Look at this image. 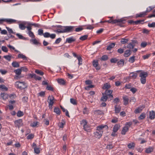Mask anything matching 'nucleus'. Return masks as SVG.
<instances>
[{
	"instance_id": "c9c22d12",
	"label": "nucleus",
	"mask_w": 155,
	"mask_h": 155,
	"mask_svg": "<svg viewBox=\"0 0 155 155\" xmlns=\"http://www.w3.org/2000/svg\"><path fill=\"white\" fill-rule=\"evenodd\" d=\"M34 152L37 154H38L40 153V150L39 148L37 147H34Z\"/></svg>"
},
{
	"instance_id": "f03ea898",
	"label": "nucleus",
	"mask_w": 155,
	"mask_h": 155,
	"mask_svg": "<svg viewBox=\"0 0 155 155\" xmlns=\"http://www.w3.org/2000/svg\"><path fill=\"white\" fill-rule=\"evenodd\" d=\"M38 34L40 35H43L44 37L46 38L50 37L52 39L55 38L56 35L54 34H50L48 32H45L43 33V30L42 29H39L38 30Z\"/></svg>"
},
{
	"instance_id": "37998d69",
	"label": "nucleus",
	"mask_w": 155,
	"mask_h": 155,
	"mask_svg": "<svg viewBox=\"0 0 155 155\" xmlns=\"http://www.w3.org/2000/svg\"><path fill=\"white\" fill-rule=\"evenodd\" d=\"M35 72L36 73L42 76L44 74V73L40 70H36Z\"/></svg>"
},
{
	"instance_id": "e433bc0d",
	"label": "nucleus",
	"mask_w": 155,
	"mask_h": 155,
	"mask_svg": "<svg viewBox=\"0 0 155 155\" xmlns=\"http://www.w3.org/2000/svg\"><path fill=\"white\" fill-rule=\"evenodd\" d=\"M135 146V144L133 143H130L127 145V147L129 149H132L133 148H134Z\"/></svg>"
},
{
	"instance_id": "3c124183",
	"label": "nucleus",
	"mask_w": 155,
	"mask_h": 155,
	"mask_svg": "<svg viewBox=\"0 0 155 155\" xmlns=\"http://www.w3.org/2000/svg\"><path fill=\"white\" fill-rule=\"evenodd\" d=\"M77 59L78 60V64L79 65H80L82 64V59L81 58V56L78 57L77 58Z\"/></svg>"
},
{
	"instance_id": "e2e57ef3",
	"label": "nucleus",
	"mask_w": 155,
	"mask_h": 155,
	"mask_svg": "<svg viewBox=\"0 0 155 155\" xmlns=\"http://www.w3.org/2000/svg\"><path fill=\"white\" fill-rule=\"evenodd\" d=\"M2 49L3 51L7 52L8 51V50L6 46H2Z\"/></svg>"
},
{
	"instance_id": "cd10ccee",
	"label": "nucleus",
	"mask_w": 155,
	"mask_h": 155,
	"mask_svg": "<svg viewBox=\"0 0 155 155\" xmlns=\"http://www.w3.org/2000/svg\"><path fill=\"white\" fill-rule=\"evenodd\" d=\"M85 26H79L78 27L75 28V31L76 32H79L82 30L84 28L83 27H84Z\"/></svg>"
},
{
	"instance_id": "a878e982",
	"label": "nucleus",
	"mask_w": 155,
	"mask_h": 155,
	"mask_svg": "<svg viewBox=\"0 0 155 155\" xmlns=\"http://www.w3.org/2000/svg\"><path fill=\"white\" fill-rule=\"evenodd\" d=\"M54 112L56 113L58 115H60L61 114V110L58 107H55L54 110Z\"/></svg>"
},
{
	"instance_id": "8fccbe9b",
	"label": "nucleus",
	"mask_w": 155,
	"mask_h": 155,
	"mask_svg": "<svg viewBox=\"0 0 155 155\" xmlns=\"http://www.w3.org/2000/svg\"><path fill=\"white\" fill-rule=\"evenodd\" d=\"M12 56L8 55H5L3 57L5 58L8 61H10L11 60Z\"/></svg>"
},
{
	"instance_id": "4d7b16f0",
	"label": "nucleus",
	"mask_w": 155,
	"mask_h": 155,
	"mask_svg": "<svg viewBox=\"0 0 155 155\" xmlns=\"http://www.w3.org/2000/svg\"><path fill=\"white\" fill-rule=\"evenodd\" d=\"M28 25H31L33 26H34L35 27H38L39 28L41 27L40 25L38 24H36V23H31V24H28Z\"/></svg>"
},
{
	"instance_id": "9d476101",
	"label": "nucleus",
	"mask_w": 155,
	"mask_h": 155,
	"mask_svg": "<svg viewBox=\"0 0 155 155\" xmlns=\"http://www.w3.org/2000/svg\"><path fill=\"white\" fill-rule=\"evenodd\" d=\"M74 26H65V32H71L73 31Z\"/></svg>"
},
{
	"instance_id": "473e14b6",
	"label": "nucleus",
	"mask_w": 155,
	"mask_h": 155,
	"mask_svg": "<svg viewBox=\"0 0 155 155\" xmlns=\"http://www.w3.org/2000/svg\"><path fill=\"white\" fill-rule=\"evenodd\" d=\"M137 76V73L134 72L131 73L130 74V77L132 78L133 79H135L136 78Z\"/></svg>"
},
{
	"instance_id": "09e8293b",
	"label": "nucleus",
	"mask_w": 155,
	"mask_h": 155,
	"mask_svg": "<svg viewBox=\"0 0 155 155\" xmlns=\"http://www.w3.org/2000/svg\"><path fill=\"white\" fill-rule=\"evenodd\" d=\"M87 121L83 119L81 122V124L83 125V126H85L87 125Z\"/></svg>"
},
{
	"instance_id": "c85d7f7f",
	"label": "nucleus",
	"mask_w": 155,
	"mask_h": 155,
	"mask_svg": "<svg viewBox=\"0 0 155 155\" xmlns=\"http://www.w3.org/2000/svg\"><path fill=\"white\" fill-rule=\"evenodd\" d=\"M121 110V107L120 106L117 107V105L115 106V111L116 113H118Z\"/></svg>"
},
{
	"instance_id": "0eeeda50",
	"label": "nucleus",
	"mask_w": 155,
	"mask_h": 155,
	"mask_svg": "<svg viewBox=\"0 0 155 155\" xmlns=\"http://www.w3.org/2000/svg\"><path fill=\"white\" fill-rule=\"evenodd\" d=\"M15 126V127H20L22 125V120L21 119H19L16 120L14 122Z\"/></svg>"
},
{
	"instance_id": "a18cd8bd",
	"label": "nucleus",
	"mask_w": 155,
	"mask_h": 155,
	"mask_svg": "<svg viewBox=\"0 0 155 155\" xmlns=\"http://www.w3.org/2000/svg\"><path fill=\"white\" fill-rule=\"evenodd\" d=\"M135 58L134 56L130 57L129 59V61L131 63H133L135 61Z\"/></svg>"
},
{
	"instance_id": "69168bd1",
	"label": "nucleus",
	"mask_w": 155,
	"mask_h": 155,
	"mask_svg": "<svg viewBox=\"0 0 155 155\" xmlns=\"http://www.w3.org/2000/svg\"><path fill=\"white\" fill-rule=\"evenodd\" d=\"M94 85L91 84L90 85H89V86L86 87H85V89L87 90H89V89L90 88H92L94 87Z\"/></svg>"
},
{
	"instance_id": "7ed1b4c3",
	"label": "nucleus",
	"mask_w": 155,
	"mask_h": 155,
	"mask_svg": "<svg viewBox=\"0 0 155 155\" xmlns=\"http://www.w3.org/2000/svg\"><path fill=\"white\" fill-rule=\"evenodd\" d=\"M148 76V73L146 72H141L139 75L140 77V80L141 83L143 84H144L146 82V78Z\"/></svg>"
},
{
	"instance_id": "680f3d73",
	"label": "nucleus",
	"mask_w": 155,
	"mask_h": 155,
	"mask_svg": "<svg viewBox=\"0 0 155 155\" xmlns=\"http://www.w3.org/2000/svg\"><path fill=\"white\" fill-rule=\"evenodd\" d=\"M148 26L150 28H154L155 27V22H153L152 23H149Z\"/></svg>"
},
{
	"instance_id": "58836bf2",
	"label": "nucleus",
	"mask_w": 155,
	"mask_h": 155,
	"mask_svg": "<svg viewBox=\"0 0 155 155\" xmlns=\"http://www.w3.org/2000/svg\"><path fill=\"white\" fill-rule=\"evenodd\" d=\"M128 41V39H125V38H122L121 39L120 42L123 44H125L127 43Z\"/></svg>"
},
{
	"instance_id": "bf43d9fd",
	"label": "nucleus",
	"mask_w": 155,
	"mask_h": 155,
	"mask_svg": "<svg viewBox=\"0 0 155 155\" xmlns=\"http://www.w3.org/2000/svg\"><path fill=\"white\" fill-rule=\"evenodd\" d=\"M0 88L4 90L5 91H7L8 90V88L4 85H0Z\"/></svg>"
},
{
	"instance_id": "2eb2a0df",
	"label": "nucleus",
	"mask_w": 155,
	"mask_h": 155,
	"mask_svg": "<svg viewBox=\"0 0 155 155\" xmlns=\"http://www.w3.org/2000/svg\"><path fill=\"white\" fill-rule=\"evenodd\" d=\"M129 128L127 126H125L124 127L121 132V134L122 135H125L126 133L128 130Z\"/></svg>"
},
{
	"instance_id": "6e6d98bb",
	"label": "nucleus",
	"mask_w": 155,
	"mask_h": 155,
	"mask_svg": "<svg viewBox=\"0 0 155 155\" xmlns=\"http://www.w3.org/2000/svg\"><path fill=\"white\" fill-rule=\"evenodd\" d=\"M142 110V109L140 107H138L135 110L134 112L135 114H138L141 112Z\"/></svg>"
},
{
	"instance_id": "4be33fe9",
	"label": "nucleus",
	"mask_w": 155,
	"mask_h": 155,
	"mask_svg": "<svg viewBox=\"0 0 155 155\" xmlns=\"http://www.w3.org/2000/svg\"><path fill=\"white\" fill-rule=\"evenodd\" d=\"M154 148L152 147H149L146 148L145 150V152L147 153H150L152 152Z\"/></svg>"
},
{
	"instance_id": "f3484780",
	"label": "nucleus",
	"mask_w": 155,
	"mask_h": 155,
	"mask_svg": "<svg viewBox=\"0 0 155 155\" xmlns=\"http://www.w3.org/2000/svg\"><path fill=\"white\" fill-rule=\"evenodd\" d=\"M155 117V112L152 110L151 111H150V115L149 117L151 119H153Z\"/></svg>"
},
{
	"instance_id": "c756f323",
	"label": "nucleus",
	"mask_w": 155,
	"mask_h": 155,
	"mask_svg": "<svg viewBox=\"0 0 155 155\" xmlns=\"http://www.w3.org/2000/svg\"><path fill=\"white\" fill-rule=\"evenodd\" d=\"M131 54L130 51V50H126L124 53V56L126 57H127L129 56Z\"/></svg>"
},
{
	"instance_id": "49530a36",
	"label": "nucleus",
	"mask_w": 155,
	"mask_h": 155,
	"mask_svg": "<svg viewBox=\"0 0 155 155\" xmlns=\"http://www.w3.org/2000/svg\"><path fill=\"white\" fill-rule=\"evenodd\" d=\"M118 60L116 58H111L110 59V61L111 63H115L117 62Z\"/></svg>"
},
{
	"instance_id": "aec40b11",
	"label": "nucleus",
	"mask_w": 155,
	"mask_h": 155,
	"mask_svg": "<svg viewBox=\"0 0 155 155\" xmlns=\"http://www.w3.org/2000/svg\"><path fill=\"white\" fill-rule=\"evenodd\" d=\"M115 45V43H110L108 46H107V47L106 48L107 50H111V48H114Z\"/></svg>"
},
{
	"instance_id": "ddd939ff",
	"label": "nucleus",
	"mask_w": 155,
	"mask_h": 155,
	"mask_svg": "<svg viewBox=\"0 0 155 155\" xmlns=\"http://www.w3.org/2000/svg\"><path fill=\"white\" fill-rule=\"evenodd\" d=\"M102 132H101L96 131L94 132V136L96 138H100L102 135Z\"/></svg>"
},
{
	"instance_id": "b1692460",
	"label": "nucleus",
	"mask_w": 155,
	"mask_h": 155,
	"mask_svg": "<svg viewBox=\"0 0 155 155\" xmlns=\"http://www.w3.org/2000/svg\"><path fill=\"white\" fill-rule=\"evenodd\" d=\"M58 82L61 85H64L65 84V81L63 79H59L57 80Z\"/></svg>"
},
{
	"instance_id": "0e129e2a",
	"label": "nucleus",
	"mask_w": 155,
	"mask_h": 155,
	"mask_svg": "<svg viewBox=\"0 0 155 155\" xmlns=\"http://www.w3.org/2000/svg\"><path fill=\"white\" fill-rule=\"evenodd\" d=\"M94 111L95 114H101L103 113L102 111L99 110H95Z\"/></svg>"
},
{
	"instance_id": "a211bd4d",
	"label": "nucleus",
	"mask_w": 155,
	"mask_h": 155,
	"mask_svg": "<svg viewBox=\"0 0 155 155\" xmlns=\"http://www.w3.org/2000/svg\"><path fill=\"white\" fill-rule=\"evenodd\" d=\"M120 126L118 124H116L113 127V131L114 132H117L118 130L119 129Z\"/></svg>"
},
{
	"instance_id": "6ab92c4d",
	"label": "nucleus",
	"mask_w": 155,
	"mask_h": 155,
	"mask_svg": "<svg viewBox=\"0 0 155 155\" xmlns=\"http://www.w3.org/2000/svg\"><path fill=\"white\" fill-rule=\"evenodd\" d=\"M18 58H22L24 60H27V58L22 54H19L18 55Z\"/></svg>"
},
{
	"instance_id": "7c9ffc66",
	"label": "nucleus",
	"mask_w": 155,
	"mask_h": 155,
	"mask_svg": "<svg viewBox=\"0 0 155 155\" xmlns=\"http://www.w3.org/2000/svg\"><path fill=\"white\" fill-rule=\"evenodd\" d=\"M1 96L3 100H6L8 98V94L5 93H1Z\"/></svg>"
},
{
	"instance_id": "9b49d317",
	"label": "nucleus",
	"mask_w": 155,
	"mask_h": 155,
	"mask_svg": "<svg viewBox=\"0 0 155 155\" xmlns=\"http://www.w3.org/2000/svg\"><path fill=\"white\" fill-rule=\"evenodd\" d=\"M14 72L17 75L15 76V77L16 79L20 78V77H19V75L21 74V70L20 68L14 71Z\"/></svg>"
},
{
	"instance_id": "5fc2aeb1",
	"label": "nucleus",
	"mask_w": 155,
	"mask_h": 155,
	"mask_svg": "<svg viewBox=\"0 0 155 155\" xmlns=\"http://www.w3.org/2000/svg\"><path fill=\"white\" fill-rule=\"evenodd\" d=\"M134 46V45H133L131 43H129L128 45L127 46V48L130 49H133Z\"/></svg>"
},
{
	"instance_id": "603ef678",
	"label": "nucleus",
	"mask_w": 155,
	"mask_h": 155,
	"mask_svg": "<svg viewBox=\"0 0 155 155\" xmlns=\"http://www.w3.org/2000/svg\"><path fill=\"white\" fill-rule=\"evenodd\" d=\"M6 28L7 29V30L8 31L9 33L10 34L12 33V34H15V32H14L12 30V29L10 28H9L8 27H6Z\"/></svg>"
},
{
	"instance_id": "f8f14e48",
	"label": "nucleus",
	"mask_w": 155,
	"mask_h": 155,
	"mask_svg": "<svg viewBox=\"0 0 155 155\" xmlns=\"http://www.w3.org/2000/svg\"><path fill=\"white\" fill-rule=\"evenodd\" d=\"M76 41L75 38L73 37H71L66 39V42L68 43H71Z\"/></svg>"
},
{
	"instance_id": "1a4fd4ad",
	"label": "nucleus",
	"mask_w": 155,
	"mask_h": 155,
	"mask_svg": "<svg viewBox=\"0 0 155 155\" xmlns=\"http://www.w3.org/2000/svg\"><path fill=\"white\" fill-rule=\"evenodd\" d=\"M54 98L53 96L49 95L48 99V102L49 104H54Z\"/></svg>"
},
{
	"instance_id": "72a5a7b5",
	"label": "nucleus",
	"mask_w": 155,
	"mask_h": 155,
	"mask_svg": "<svg viewBox=\"0 0 155 155\" xmlns=\"http://www.w3.org/2000/svg\"><path fill=\"white\" fill-rule=\"evenodd\" d=\"M154 8V7L152 6H149L148 8H147L146 11L145 12H146V13L147 14V13L150 12V11L153 9Z\"/></svg>"
},
{
	"instance_id": "774afa93",
	"label": "nucleus",
	"mask_w": 155,
	"mask_h": 155,
	"mask_svg": "<svg viewBox=\"0 0 155 155\" xmlns=\"http://www.w3.org/2000/svg\"><path fill=\"white\" fill-rule=\"evenodd\" d=\"M46 89L49 91H53V89L51 86L48 85L46 87Z\"/></svg>"
},
{
	"instance_id": "13d9d810",
	"label": "nucleus",
	"mask_w": 155,
	"mask_h": 155,
	"mask_svg": "<svg viewBox=\"0 0 155 155\" xmlns=\"http://www.w3.org/2000/svg\"><path fill=\"white\" fill-rule=\"evenodd\" d=\"M45 95V91H41L38 94V96L41 97H44Z\"/></svg>"
},
{
	"instance_id": "f257e3e1",
	"label": "nucleus",
	"mask_w": 155,
	"mask_h": 155,
	"mask_svg": "<svg viewBox=\"0 0 155 155\" xmlns=\"http://www.w3.org/2000/svg\"><path fill=\"white\" fill-rule=\"evenodd\" d=\"M126 21V20L123 18L114 20L110 19L109 20L106 21V22L111 23L112 24H116L121 27H124V24L125 23Z\"/></svg>"
},
{
	"instance_id": "864d4df0",
	"label": "nucleus",
	"mask_w": 155,
	"mask_h": 155,
	"mask_svg": "<svg viewBox=\"0 0 155 155\" xmlns=\"http://www.w3.org/2000/svg\"><path fill=\"white\" fill-rule=\"evenodd\" d=\"M70 102L71 104H73L76 105L77 104V102H76V101L74 98H71Z\"/></svg>"
},
{
	"instance_id": "de8ad7c7",
	"label": "nucleus",
	"mask_w": 155,
	"mask_h": 155,
	"mask_svg": "<svg viewBox=\"0 0 155 155\" xmlns=\"http://www.w3.org/2000/svg\"><path fill=\"white\" fill-rule=\"evenodd\" d=\"M23 112L20 110L18 111L17 114V115L18 117H21L23 116Z\"/></svg>"
},
{
	"instance_id": "dca6fc26",
	"label": "nucleus",
	"mask_w": 155,
	"mask_h": 155,
	"mask_svg": "<svg viewBox=\"0 0 155 155\" xmlns=\"http://www.w3.org/2000/svg\"><path fill=\"white\" fill-rule=\"evenodd\" d=\"M124 61L123 59H120L119 61H117V64L119 67H121L124 66Z\"/></svg>"
},
{
	"instance_id": "20e7f679",
	"label": "nucleus",
	"mask_w": 155,
	"mask_h": 155,
	"mask_svg": "<svg viewBox=\"0 0 155 155\" xmlns=\"http://www.w3.org/2000/svg\"><path fill=\"white\" fill-rule=\"evenodd\" d=\"M15 85L21 89H23L27 87V86L24 82L17 81L15 82Z\"/></svg>"
},
{
	"instance_id": "423d86ee",
	"label": "nucleus",
	"mask_w": 155,
	"mask_h": 155,
	"mask_svg": "<svg viewBox=\"0 0 155 155\" xmlns=\"http://www.w3.org/2000/svg\"><path fill=\"white\" fill-rule=\"evenodd\" d=\"M104 128H105L106 129H107L108 128V127L107 125H100V126H98L97 127L96 130L97 131H98V132H101V131L102 132V134H103V129Z\"/></svg>"
},
{
	"instance_id": "39448f33",
	"label": "nucleus",
	"mask_w": 155,
	"mask_h": 155,
	"mask_svg": "<svg viewBox=\"0 0 155 155\" xmlns=\"http://www.w3.org/2000/svg\"><path fill=\"white\" fill-rule=\"evenodd\" d=\"M113 92L112 90H111L107 89L106 90L104 94L107 96L108 99L111 100L113 98V96L111 94Z\"/></svg>"
},
{
	"instance_id": "6e6552de",
	"label": "nucleus",
	"mask_w": 155,
	"mask_h": 155,
	"mask_svg": "<svg viewBox=\"0 0 155 155\" xmlns=\"http://www.w3.org/2000/svg\"><path fill=\"white\" fill-rule=\"evenodd\" d=\"M93 66L97 70H99L101 69V67L98 66V63L97 60H94L92 62Z\"/></svg>"
},
{
	"instance_id": "412c9836",
	"label": "nucleus",
	"mask_w": 155,
	"mask_h": 155,
	"mask_svg": "<svg viewBox=\"0 0 155 155\" xmlns=\"http://www.w3.org/2000/svg\"><path fill=\"white\" fill-rule=\"evenodd\" d=\"M146 15H147V14L146 13V12H144L140 13L139 14H137L136 15V17H144V16Z\"/></svg>"
},
{
	"instance_id": "338daca9",
	"label": "nucleus",
	"mask_w": 155,
	"mask_h": 155,
	"mask_svg": "<svg viewBox=\"0 0 155 155\" xmlns=\"http://www.w3.org/2000/svg\"><path fill=\"white\" fill-rule=\"evenodd\" d=\"M130 91H131L133 94H134L137 91V89L135 87H132L130 89Z\"/></svg>"
},
{
	"instance_id": "bb28decb",
	"label": "nucleus",
	"mask_w": 155,
	"mask_h": 155,
	"mask_svg": "<svg viewBox=\"0 0 155 155\" xmlns=\"http://www.w3.org/2000/svg\"><path fill=\"white\" fill-rule=\"evenodd\" d=\"M57 28H60L61 31H60V32L64 33L65 32V26H62L61 25H57L56 26Z\"/></svg>"
},
{
	"instance_id": "f704fd0d",
	"label": "nucleus",
	"mask_w": 155,
	"mask_h": 155,
	"mask_svg": "<svg viewBox=\"0 0 155 155\" xmlns=\"http://www.w3.org/2000/svg\"><path fill=\"white\" fill-rule=\"evenodd\" d=\"M110 85L106 83L104 84L103 86L102 87V89L105 90L106 89H109L110 88Z\"/></svg>"
},
{
	"instance_id": "393cba45",
	"label": "nucleus",
	"mask_w": 155,
	"mask_h": 155,
	"mask_svg": "<svg viewBox=\"0 0 155 155\" xmlns=\"http://www.w3.org/2000/svg\"><path fill=\"white\" fill-rule=\"evenodd\" d=\"M103 96L101 97V101L105 102L107 101V98H108V97L105 95L104 93H102Z\"/></svg>"
},
{
	"instance_id": "5701e85b",
	"label": "nucleus",
	"mask_w": 155,
	"mask_h": 155,
	"mask_svg": "<svg viewBox=\"0 0 155 155\" xmlns=\"http://www.w3.org/2000/svg\"><path fill=\"white\" fill-rule=\"evenodd\" d=\"M123 98L124 102V104L125 105H127L129 100V98L127 96L123 97Z\"/></svg>"
},
{
	"instance_id": "c03bdc74",
	"label": "nucleus",
	"mask_w": 155,
	"mask_h": 155,
	"mask_svg": "<svg viewBox=\"0 0 155 155\" xmlns=\"http://www.w3.org/2000/svg\"><path fill=\"white\" fill-rule=\"evenodd\" d=\"M19 28L21 30H24L26 28V27L22 24H20L19 25Z\"/></svg>"
},
{
	"instance_id": "052dcab7",
	"label": "nucleus",
	"mask_w": 155,
	"mask_h": 155,
	"mask_svg": "<svg viewBox=\"0 0 155 155\" xmlns=\"http://www.w3.org/2000/svg\"><path fill=\"white\" fill-rule=\"evenodd\" d=\"M145 114H144L142 113L140 116L138 118L139 120H142L145 118Z\"/></svg>"
},
{
	"instance_id": "2f4dec72",
	"label": "nucleus",
	"mask_w": 155,
	"mask_h": 155,
	"mask_svg": "<svg viewBox=\"0 0 155 155\" xmlns=\"http://www.w3.org/2000/svg\"><path fill=\"white\" fill-rule=\"evenodd\" d=\"M12 66L15 68H18L19 67V64L16 61H13L12 63Z\"/></svg>"
},
{
	"instance_id": "ea45409f",
	"label": "nucleus",
	"mask_w": 155,
	"mask_h": 155,
	"mask_svg": "<svg viewBox=\"0 0 155 155\" xmlns=\"http://www.w3.org/2000/svg\"><path fill=\"white\" fill-rule=\"evenodd\" d=\"M144 21V20H137L136 21H134V24L136 25H137L139 24L140 23H141V24H143V23H142Z\"/></svg>"
},
{
	"instance_id": "a19ab883",
	"label": "nucleus",
	"mask_w": 155,
	"mask_h": 155,
	"mask_svg": "<svg viewBox=\"0 0 155 155\" xmlns=\"http://www.w3.org/2000/svg\"><path fill=\"white\" fill-rule=\"evenodd\" d=\"M88 36L87 35H85L80 37L79 39L80 40L83 41L87 39Z\"/></svg>"
},
{
	"instance_id": "4468645a",
	"label": "nucleus",
	"mask_w": 155,
	"mask_h": 155,
	"mask_svg": "<svg viewBox=\"0 0 155 155\" xmlns=\"http://www.w3.org/2000/svg\"><path fill=\"white\" fill-rule=\"evenodd\" d=\"M16 20L15 19L9 18L6 19L5 18V22L9 24L15 23L16 22Z\"/></svg>"
},
{
	"instance_id": "79ce46f5",
	"label": "nucleus",
	"mask_w": 155,
	"mask_h": 155,
	"mask_svg": "<svg viewBox=\"0 0 155 155\" xmlns=\"http://www.w3.org/2000/svg\"><path fill=\"white\" fill-rule=\"evenodd\" d=\"M108 59V56L106 55L102 56L101 59L102 61H106Z\"/></svg>"
},
{
	"instance_id": "4c0bfd02",
	"label": "nucleus",
	"mask_w": 155,
	"mask_h": 155,
	"mask_svg": "<svg viewBox=\"0 0 155 155\" xmlns=\"http://www.w3.org/2000/svg\"><path fill=\"white\" fill-rule=\"evenodd\" d=\"M39 124V122L38 121L34 122L31 124V126L33 127H35L38 125Z\"/></svg>"
}]
</instances>
